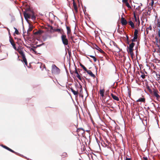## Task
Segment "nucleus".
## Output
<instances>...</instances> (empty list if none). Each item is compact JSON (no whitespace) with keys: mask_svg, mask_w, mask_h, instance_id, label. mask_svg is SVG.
<instances>
[{"mask_svg":"<svg viewBox=\"0 0 160 160\" xmlns=\"http://www.w3.org/2000/svg\"><path fill=\"white\" fill-rule=\"evenodd\" d=\"M70 90L72 92V91H74V90L72 88H70Z\"/></svg>","mask_w":160,"mask_h":160,"instance_id":"nucleus-48","label":"nucleus"},{"mask_svg":"<svg viewBox=\"0 0 160 160\" xmlns=\"http://www.w3.org/2000/svg\"><path fill=\"white\" fill-rule=\"evenodd\" d=\"M152 158H154V157H153V156Z\"/></svg>","mask_w":160,"mask_h":160,"instance_id":"nucleus-59","label":"nucleus"},{"mask_svg":"<svg viewBox=\"0 0 160 160\" xmlns=\"http://www.w3.org/2000/svg\"><path fill=\"white\" fill-rule=\"evenodd\" d=\"M144 101H145V99L143 98H140L136 101L137 102H144Z\"/></svg>","mask_w":160,"mask_h":160,"instance_id":"nucleus-19","label":"nucleus"},{"mask_svg":"<svg viewBox=\"0 0 160 160\" xmlns=\"http://www.w3.org/2000/svg\"><path fill=\"white\" fill-rule=\"evenodd\" d=\"M153 115H154V116H155V115H154L153 113ZM154 117H155V116H154Z\"/></svg>","mask_w":160,"mask_h":160,"instance_id":"nucleus-56","label":"nucleus"},{"mask_svg":"<svg viewBox=\"0 0 160 160\" xmlns=\"http://www.w3.org/2000/svg\"><path fill=\"white\" fill-rule=\"evenodd\" d=\"M111 96L113 98V99L115 100H116L117 101H119V99L116 96L114 95L113 94H111Z\"/></svg>","mask_w":160,"mask_h":160,"instance_id":"nucleus-12","label":"nucleus"},{"mask_svg":"<svg viewBox=\"0 0 160 160\" xmlns=\"http://www.w3.org/2000/svg\"><path fill=\"white\" fill-rule=\"evenodd\" d=\"M134 43L132 42L131 43L129 46V47L128 48V51L130 52L131 55H132L133 54V48L134 47Z\"/></svg>","mask_w":160,"mask_h":160,"instance_id":"nucleus-5","label":"nucleus"},{"mask_svg":"<svg viewBox=\"0 0 160 160\" xmlns=\"http://www.w3.org/2000/svg\"><path fill=\"white\" fill-rule=\"evenodd\" d=\"M77 74V77L80 80H82V78L81 76L79 75L78 73L76 74Z\"/></svg>","mask_w":160,"mask_h":160,"instance_id":"nucleus-29","label":"nucleus"},{"mask_svg":"<svg viewBox=\"0 0 160 160\" xmlns=\"http://www.w3.org/2000/svg\"><path fill=\"white\" fill-rule=\"evenodd\" d=\"M148 109H149V107H148Z\"/></svg>","mask_w":160,"mask_h":160,"instance_id":"nucleus-60","label":"nucleus"},{"mask_svg":"<svg viewBox=\"0 0 160 160\" xmlns=\"http://www.w3.org/2000/svg\"><path fill=\"white\" fill-rule=\"evenodd\" d=\"M121 23L122 25H125L127 24V21L123 17H122L121 18Z\"/></svg>","mask_w":160,"mask_h":160,"instance_id":"nucleus-7","label":"nucleus"},{"mask_svg":"<svg viewBox=\"0 0 160 160\" xmlns=\"http://www.w3.org/2000/svg\"><path fill=\"white\" fill-rule=\"evenodd\" d=\"M14 28L15 30H16V29H17L16 28H15V27H14Z\"/></svg>","mask_w":160,"mask_h":160,"instance_id":"nucleus-54","label":"nucleus"},{"mask_svg":"<svg viewBox=\"0 0 160 160\" xmlns=\"http://www.w3.org/2000/svg\"><path fill=\"white\" fill-rule=\"evenodd\" d=\"M111 44H113L114 46L116 47V48H118V47L117 45L114 41H112L110 42V44L111 45Z\"/></svg>","mask_w":160,"mask_h":160,"instance_id":"nucleus-23","label":"nucleus"},{"mask_svg":"<svg viewBox=\"0 0 160 160\" xmlns=\"http://www.w3.org/2000/svg\"><path fill=\"white\" fill-rule=\"evenodd\" d=\"M81 129L83 131V129H82V128H81Z\"/></svg>","mask_w":160,"mask_h":160,"instance_id":"nucleus-57","label":"nucleus"},{"mask_svg":"<svg viewBox=\"0 0 160 160\" xmlns=\"http://www.w3.org/2000/svg\"><path fill=\"white\" fill-rule=\"evenodd\" d=\"M51 71L53 74H58L60 73V70L55 65L53 64L52 66Z\"/></svg>","mask_w":160,"mask_h":160,"instance_id":"nucleus-3","label":"nucleus"},{"mask_svg":"<svg viewBox=\"0 0 160 160\" xmlns=\"http://www.w3.org/2000/svg\"><path fill=\"white\" fill-rule=\"evenodd\" d=\"M126 160H131V158L126 157Z\"/></svg>","mask_w":160,"mask_h":160,"instance_id":"nucleus-38","label":"nucleus"},{"mask_svg":"<svg viewBox=\"0 0 160 160\" xmlns=\"http://www.w3.org/2000/svg\"><path fill=\"white\" fill-rule=\"evenodd\" d=\"M6 149L9 151V149H10V148L8 147H7Z\"/></svg>","mask_w":160,"mask_h":160,"instance_id":"nucleus-45","label":"nucleus"},{"mask_svg":"<svg viewBox=\"0 0 160 160\" xmlns=\"http://www.w3.org/2000/svg\"><path fill=\"white\" fill-rule=\"evenodd\" d=\"M89 56L91 58H93L95 57V56L92 55H89Z\"/></svg>","mask_w":160,"mask_h":160,"instance_id":"nucleus-42","label":"nucleus"},{"mask_svg":"<svg viewBox=\"0 0 160 160\" xmlns=\"http://www.w3.org/2000/svg\"><path fill=\"white\" fill-rule=\"evenodd\" d=\"M153 3H154V1H153V0H152V5H153Z\"/></svg>","mask_w":160,"mask_h":160,"instance_id":"nucleus-47","label":"nucleus"},{"mask_svg":"<svg viewBox=\"0 0 160 160\" xmlns=\"http://www.w3.org/2000/svg\"><path fill=\"white\" fill-rule=\"evenodd\" d=\"M152 65L153 66V63H152V64H151V66H152Z\"/></svg>","mask_w":160,"mask_h":160,"instance_id":"nucleus-53","label":"nucleus"},{"mask_svg":"<svg viewBox=\"0 0 160 160\" xmlns=\"http://www.w3.org/2000/svg\"><path fill=\"white\" fill-rule=\"evenodd\" d=\"M126 4V6L128 8H131V7L130 5L129 4L128 2H126L125 3Z\"/></svg>","mask_w":160,"mask_h":160,"instance_id":"nucleus-28","label":"nucleus"},{"mask_svg":"<svg viewBox=\"0 0 160 160\" xmlns=\"http://www.w3.org/2000/svg\"><path fill=\"white\" fill-rule=\"evenodd\" d=\"M134 18H135V20L136 21H137V18H136V17L135 15V14H134Z\"/></svg>","mask_w":160,"mask_h":160,"instance_id":"nucleus-44","label":"nucleus"},{"mask_svg":"<svg viewBox=\"0 0 160 160\" xmlns=\"http://www.w3.org/2000/svg\"><path fill=\"white\" fill-rule=\"evenodd\" d=\"M15 33L17 35H18L19 34V32L17 29H16Z\"/></svg>","mask_w":160,"mask_h":160,"instance_id":"nucleus-31","label":"nucleus"},{"mask_svg":"<svg viewBox=\"0 0 160 160\" xmlns=\"http://www.w3.org/2000/svg\"><path fill=\"white\" fill-rule=\"evenodd\" d=\"M138 30L137 29H135L134 32V37L132 39L131 41L132 42H135V40L138 38Z\"/></svg>","mask_w":160,"mask_h":160,"instance_id":"nucleus-6","label":"nucleus"},{"mask_svg":"<svg viewBox=\"0 0 160 160\" xmlns=\"http://www.w3.org/2000/svg\"><path fill=\"white\" fill-rule=\"evenodd\" d=\"M80 65L81 67H82L83 69L86 71L87 70L86 68L81 63L80 64Z\"/></svg>","mask_w":160,"mask_h":160,"instance_id":"nucleus-26","label":"nucleus"},{"mask_svg":"<svg viewBox=\"0 0 160 160\" xmlns=\"http://www.w3.org/2000/svg\"><path fill=\"white\" fill-rule=\"evenodd\" d=\"M51 3L53 5H54L55 4V2H54V0H51Z\"/></svg>","mask_w":160,"mask_h":160,"instance_id":"nucleus-34","label":"nucleus"},{"mask_svg":"<svg viewBox=\"0 0 160 160\" xmlns=\"http://www.w3.org/2000/svg\"><path fill=\"white\" fill-rule=\"evenodd\" d=\"M1 146L2 147L6 149L7 148V146H5V145H1Z\"/></svg>","mask_w":160,"mask_h":160,"instance_id":"nucleus-33","label":"nucleus"},{"mask_svg":"<svg viewBox=\"0 0 160 160\" xmlns=\"http://www.w3.org/2000/svg\"><path fill=\"white\" fill-rule=\"evenodd\" d=\"M72 92L75 95H78V93L77 90V91H76L74 90V91H72Z\"/></svg>","mask_w":160,"mask_h":160,"instance_id":"nucleus-27","label":"nucleus"},{"mask_svg":"<svg viewBox=\"0 0 160 160\" xmlns=\"http://www.w3.org/2000/svg\"><path fill=\"white\" fill-rule=\"evenodd\" d=\"M128 66L129 67H130V63H128Z\"/></svg>","mask_w":160,"mask_h":160,"instance_id":"nucleus-50","label":"nucleus"},{"mask_svg":"<svg viewBox=\"0 0 160 160\" xmlns=\"http://www.w3.org/2000/svg\"><path fill=\"white\" fill-rule=\"evenodd\" d=\"M158 91L157 90L153 89V91L151 89V94L154 97H155L156 98V99L158 101H160V96L158 94Z\"/></svg>","mask_w":160,"mask_h":160,"instance_id":"nucleus-2","label":"nucleus"},{"mask_svg":"<svg viewBox=\"0 0 160 160\" xmlns=\"http://www.w3.org/2000/svg\"><path fill=\"white\" fill-rule=\"evenodd\" d=\"M6 149L9 151V149H10V148L8 147H7Z\"/></svg>","mask_w":160,"mask_h":160,"instance_id":"nucleus-46","label":"nucleus"},{"mask_svg":"<svg viewBox=\"0 0 160 160\" xmlns=\"http://www.w3.org/2000/svg\"><path fill=\"white\" fill-rule=\"evenodd\" d=\"M33 28L34 27L32 25L30 24H29V28L28 30H27V33L28 34V35H29V32L32 31Z\"/></svg>","mask_w":160,"mask_h":160,"instance_id":"nucleus-9","label":"nucleus"},{"mask_svg":"<svg viewBox=\"0 0 160 160\" xmlns=\"http://www.w3.org/2000/svg\"><path fill=\"white\" fill-rule=\"evenodd\" d=\"M122 2H123L125 3L126 2H128V0H122Z\"/></svg>","mask_w":160,"mask_h":160,"instance_id":"nucleus-36","label":"nucleus"},{"mask_svg":"<svg viewBox=\"0 0 160 160\" xmlns=\"http://www.w3.org/2000/svg\"><path fill=\"white\" fill-rule=\"evenodd\" d=\"M61 38L63 44L65 45H67L68 44V41L67 38L65 34H62Z\"/></svg>","mask_w":160,"mask_h":160,"instance_id":"nucleus-4","label":"nucleus"},{"mask_svg":"<svg viewBox=\"0 0 160 160\" xmlns=\"http://www.w3.org/2000/svg\"><path fill=\"white\" fill-rule=\"evenodd\" d=\"M146 87L147 89L145 90V92L147 93L148 94H149L150 93V87L148 84L146 83Z\"/></svg>","mask_w":160,"mask_h":160,"instance_id":"nucleus-8","label":"nucleus"},{"mask_svg":"<svg viewBox=\"0 0 160 160\" xmlns=\"http://www.w3.org/2000/svg\"><path fill=\"white\" fill-rule=\"evenodd\" d=\"M8 32H9V31H10V30H9V29H8Z\"/></svg>","mask_w":160,"mask_h":160,"instance_id":"nucleus-55","label":"nucleus"},{"mask_svg":"<svg viewBox=\"0 0 160 160\" xmlns=\"http://www.w3.org/2000/svg\"><path fill=\"white\" fill-rule=\"evenodd\" d=\"M9 151L13 153H16L15 152H14V151H13L10 148V149H9Z\"/></svg>","mask_w":160,"mask_h":160,"instance_id":"nucleus-35","label":"nucleus"},{"mask_svg":"<svg viewBox=\"0 0 160 160\" xmlns=\"http://www.w3.org/2000/svg\"><path fill=\"white\" fill-rule=\"evenodd\" d=\"M127 44H129V41H127Z\"/></svg>","mask_w":160,"mask_h":160,"instance_id":"nucleus-52","label":"nucleus"},{"mask_svg":"<svg viewBox=\"0 0 160 160\" xmlns=\"http://www.w3.org/2000/svg\"><path fill=\"white\" fill-rule=\"evenodd\" d=\"M144 159L145 160H148V158L147 157H144Z\"/></svg>","mask_w":160,"mask_h":160,"instance_id":"nucleus-43","label":"nucleus"},{"mask_svg":"<svg viewBox=\"0 0 160 160\" xmlns=\"http://www.w3.org/2000/svg\"><path fill=\"white\" fill-rule=\"evenodd\" d=\"M97 48H96V49L98 51L102 53H104V52L100 48H99L98 46H96Z\"/></svg>","mask_w":160,"mask_h":160,"instance_id":"nucleus-17","label":"nucleus"},{"mask_svg":"<svg viewBox=\"0 0 160 160\" xmlns=\"http://www.w3.org/2000/svg\"><path fill=\"white\" fill-rule=\"evenodd\" d=\"M25 20L28 21V19L31 18L32 20H34L36 18L33 12L28 9L26 12H23Z\"/></svg>","mask_w":160,"mask_h":160,"instance_id":"nucleus-1","label":"nucleus"},{"mask_svg":"<svg viewBox=\"0 0 160 160\" xmlns=\"http://www.w3.org/2000/svg\"><path fill=\"white\" fill-rule=\"evenodd\" d=\"M92 77H93L94 78L95 77V75H94L92 72L90 70H87L86 71Z\"/></svg>","mask_w":160,"mask_h":160,"instance_id":"nucleus-10","label":"nucleus"},{"mask_svg":"<svg viewBox=\"0 0 160 160\" xmlns=\"http://www.w3.org/2000/svg\"><path fill=\"white\" fill-rule=\"evenodd\" d=\"M93 59L94 61V62H96V61H97V59L95 57L93 58Z\"/></svg>","mask_w":160,"mask_h":160,"instance_id":"nucleus-37","label":"nucleus"},{"mask_svg":"<svg viewBox=\"0 0 160 160\" xmlns=\"http://www.w3.org/2000/svg\"><path fill=\"white\" fill-rule=\"evenodd\" d=\"M43 32V31L41 30H39L38 31L34 33L35 35L41 34Z\"/></svg>","mask_w":160,"mask_h":160,"instance_id":"nucleus-15","label":"nucleus"},{"mask_svg":"<svg viewBox=\"0 0 160 160\" xmlns=\"http://www.w3.org/2000/svg\"><path fill=\"white\" fill-rule=\"evenodd\" d=\"M149 30H150V26L147 28L146 30L145 31L144 35L145 36H146V34H148Z\"/></svg>","mask_w":160,"mask_h":160,"instance_id":"nucleus-16","label":"nucleus"},{"mask_svg":"<svg viewBox=\"0 0 160 160\" xmlns=\"http://www.w3.org/2000/svg\"><path fill=\"white\" fill-rule=\"evenodd\" d=\"M141 77H142V78H144V76L143 75H142L141 76Z\"/></svg>","mask_w":160,"mask_h":160,"instance_id":"nucleus-51","label":"nucleus"},{"mask_svg":"<svg viewBox=\"0 0 160 160\" xmlns=\"http://www.w3.org/2000/svg\"><path fill=\"white\" fill-rule=\"evenodd\" d=\"M100 94L102 97L104 96V89H100L99 91Z\"/></svg>","mask_w":160,"mask_h":160,"instance_id":"nucleus-14","label":"nucleus"},{"mask_svg":"<svg viewBox=\"0 0 160 160\" xmlns=\"http://www.w3.org/2000/svg\"><path fill=\"white\" fill-rule=\"evenodd\" d=\"M117 48V49L116 50V52H120V48L118 47V48Z\"/></svg>","mask_w":160,"mask_h":160,"instance_id":"nucleus-30","label":"nucleus"},{"mask_svg":"<svg viewBox=\"0 0 160 160\" xmlns=\"http://www.w3.org/2000/svg\"><path fill=\"white\" fill-rule=\"evenodd\" d=\"M157 149L156 148L155 146H154L152 150V152H157Z\"/></svg>","mask_w":160,"mask_h":160,"instance_id":"nucleus-22","label":"nucleus"},{"mask_svg":"<svg viewBox=\"0 0 160 160\" xmlns=\"http://www.w3.org/2000/svg\"><path fill=\"white\" fill-rule=\"evenodd\" d=\"M129 25H130L131 27H132L133 28H134V24L133 22L131 21H130L129 22Z\"/></svg>","mask_w":160,"mask_h":160,"instance_id":"nucleus-21","label":"nucleus"},{"mask_svg":"<svg viewBox=\"0 0 160 160\" xmlns=\"http://www.w3.org/2000/svg\"><path fill=\"white\" fill-rule=\"evenodd\" d=\"M10 42L12 45V46H13V48L15 50H17L16 47L15 46V44L14 43L13 41L11 39H9Z\"/></svg>","mask_w":160,"mask_h":160,"instance_id":"nucleus-11","label":"nucleus"},{"mask_svg":"<svg viewBox=\"0 0 160 160\" xmlns=\"http://www.w3.org/2000/svg\"><path fill=\"white\" fill-rule=\"evenodd\" d=\"M126 38H127V41H128L129 40V38L128 37V36H126Z\"/></svg>","mask_w":160,"mask_h":160,"instance_id":"nucleus-41","label":"nucleus"},{"mask_svg":"<svg viewBox=\"0 0 160 160\" xmlns=\"http://www.w3.org/2000/svg\"><path fill=\"white\" fill-rule=\"evenodd\" d=\"M73 7H74V9L76 11H77L78 8H77V6L76 5L75 3V2H73Z\"/></svg>","mask_w":160,"mask_h":160,"instance_id":"nucleus-24","label":"nucleus"},{"mask_svg":"<svg viewBox=\"0 0 160 160\" xmlns=\"http://www.w3.org/2000/svg\"><path fill=\"white\" fill-rule=\"evenodd\" d=\"M61 31H62V29H59V28L54 29H53V32H61Z\"/></svg>","mask_w":160,"mask_h":160,"instance_id":"nucleus-20","label":"nucleus"},{"mask_svg":"<svg viewBox=\"0 0 160 160\" xmlns=\"http://www.w3.org/2000/svg\"><path fill=\"white\" fill-rule=\"evenodd\" d=\"M19 53L22 56V57L25 56V54H24V52L22 51L21 50L19 51Z\"/></svg>","mask_w":160,"mask_h":160,"instance_id":"nucleus-25","label":"nucleus"},{"mask_svg":"<svg viewBox=\"0 0 160 160\" xmlns=\"http://www.w3.org/2000/svg\"><path fill=\"white\" fill-rule=\"evenodd\" d=\"M144 121L145 122H146V124H147V118H145V119H144Z\"/></svg>","mask_w":160,"mask_h":160,"instance_id":"nucleus-40","label":"nucleus"},{"mask_svg":"<svg viewBox=\"0 0 160 160\" xmlns=\"http://www.w3.org/2000/svg\"><path fill=\"white\" fill-rule=\"evenodd\" d=\"M150 29H151V30H152V28L151 27V28H150Z\"/></svg>","mask_w":160,"mask_h":160,"instance_id":"nucleus-58","label":"nucleus"},{"mask_svg":"<svg viewBox=\"0 0 160 160\" xmlns=\"http://www.w3.org/2000/svg\"><path fill=\"white\" fill-rule=\"evenodd\" d=\"M51 29L53 31V28L51 26Z\"/></svg>","mask_w":160,"mask_h":160,"instance_id":"nucleus-49","label":"nucleus"},{"mask_svg":"<svg viewBox=\"0 0 160 160\" xmlns=\"http://www.w3.org/2000/svg\"><path fill=\"white\" fill-rule=\"evenodd\" d=\"M66 28L67 30V33L68 35L69 36V34H70L71 32V30L70 28L68 26H67Z\"/></svg>","mask_w":160,"mask_h":160,"instance_id":"nucleus-18","label":"nucleus"},{"mask_svg":"<svg viewBox=\"0 0 160 160\" xmlns=\"http://www.w3.org/2000/svg\"><path fill=\"white\" fill-rule=\"evenodd\" d=\"M75 73L77 74L78 73L76 68H75Z\"/></svg>","mask_w":160,"mask_h":160,"instance_id":"nucleus-39","label":"nucleus"},{"mask_svg":"<svg viewBox=\"0 0 160 160\" xmlns=\"http://www.w3.org/2000/svg\"><path fill=\"white\" fill-rule=\"evenodd\" d=\"M22 61L25 63V65L27 66L28 65V63L27 62V59L25 58V56L22 57Z\"/></svg>","mask_w":160,"mask_h":160,"instance_id":"nucleus-13","label":"nucleus"},{"mask_svg":"<svg viewBox=\"0 0 160 160\" xmlns=\"http://www.w3.org/2000/svg\"><path fill=\"white\" fill-rule=\"evenodd\" d=\"M67 155V153L66 152H64L63 153L62 156H64V157H66Z\"/></svg>","mask_w":160,"mask_h":160,"instance_id":"nucleus-32","label":"nucleus"}]
</instances>
